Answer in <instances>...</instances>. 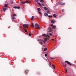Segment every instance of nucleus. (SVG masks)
<instances>
[{"label": "nucleus", "instance_id": "nucleus-18", "mask_svg": "<svg viewBox=\"0 0 76 76\" xmlns=\"http://www.w3.org/2000/svg\"><path fill=\"white\" fill-rule=\"evenodd\" d=\"M40 44H41V45H43V42H41L40 43Z\"/></svg>", "mask_w": 76, "mask_h": 76}, {"label": "nucleus", "instance_id": "nucleus-39", "mask_svg": "<svg viewBox=\"0 0 76 76\" xmlns=\"http://www.w3.org/2000/svg\"><path fill=\"white\" fill-rule=\"evenodd\" d=\"M63 65L64 66V67H66V65L63 64Z\"/></svg>", "mask_w": 76, "mask_h": 76}, {"label": "nucleus", "instance_id": "nucleus-23", "mask_svg": "<svg viewBox=\"0 0 76 76\" xmlns=\"http://www.w3.org/2000/svg\"><path fill=\"white\" fill-rule=\"evenodd\" d=\"M12 19H13V20H15V19H16V18H15V17H12Z\"/></svg>", "mask_w": 76, "mask_h": 76}, {"label": "nucleus", "instance_id": "nucleus-32", "mask_svg": "<svg viewBox=\"0 0 76 76\" xmlns=\"http://www.w3.org/2000/svg\"><path fill=\"white\" fill-rule=\"evenodd\" d=\"M48 17L49 18H51V17H52V15H49L48 16Z\"/></svg>", "mask_w": 76, "mask_h": 76}, {"label": "nucleus", "instance_id": "nucleus-40", "mask_svg": "<svg viewBox=\"0 0 76 76\" xmlns=\"http://www.w3.org/2000/svg\"><path fill=\"white\" fill-rule=\"evenodd\" d=\"M37 10H41L40 8H37Z\"/></svg>", "mask_w": 76, "mask_h": 76}, {"label": "nucleus", "instance_id": "nucleus-21", "mask_svg": "<svg viewBox=\"0 0 76 76\" xmlns=\"http://www.w3.org/2000/svg\"><path fill=\"white\" fill-rule=\"evenodd\" d=\"M24 31L25 32H27V30H26V29H24Z\"/></svg>", "mask_w": 76, "mask_h": 76}, {"label": "nucleus", "instance_id": "nucleus-31", "mask_svg": "<svg viewBox=\"0 0 76 76\" xmlns=\"http://www.w3.org/2000/svg\"><path fill=\"white\" fill-rule=\"evenodd\" d=\"M47 13H49V14H50V12L49 11H47Z\"/></svg>", "mask_w": 76, "mask_h": 76}, {"label": "nucleus", "instance_id": "nucleus-46", "mask_svg": "<svg viewBox=\"0 0 76 76\" xmlns=\"http://www.w3.org/2000/svg\"><path fill=\"white\" fill-rule=\"evenodd\" d=\"M11 4H13V2H12L11 3Z\"/></svg>", "mask_w": 76, "mask_h": 76}, {"label": "nucleus", "instance_id": "nucleus-16", "mask_svg": "<svg viewBox=\"0 0 76 76\" xmlns=\"http://www.w3.org/2000/svg\"><path fill=\"white\" fill-rule=\"evenodd\" d=\"M42 37H45L46 36V34H42Z\"/></svg>", "mask_w": 76, "mask_h": 76}, {"label": "nucleus", "instance_id": "nucleus-36", "mask_svg": "<svg viewBox=\"0 0 76 76\" xmlns=\"http://www.w3.org/2000/svg\"><path fill=\"white\" fill-rule=\"evenodd\" d=\"M51 58V59H52V60H54V59H55V58Z\"/></svg>", "mask_w": 76, "mask_h": 76}, {"label": "nucleus", "instance_id": "nucleus-25", "mask_svg": "<svg viewBox=\"0 0 76 76\" xmlns=\"http://www.w3.org/2000/svg\"><path fill=\"white\" fill-rule=\"evenodd\" d=\"M3 10H7V8H4Z\"/></svg>", "mask_w": 76, "mask_h": 76}, {"label": "nucleus", "instance_id": "nucleus-15", "mask_svg": "<svg viewBox=\"0 0 76 76\" xmlns=\"http://www.w3.org/2000/svg\"><path fill=\"white\" fill-rule=\"evenodd\" d=\"M40 2L41 3H44V1H43V0H41L40 1Z\"/></svg>", "mask_w": 76, "mask_h": 76}, {"label": "nucleus", "instance_id": "nucleus-43", "mask_svg": "<svg viewBox=\"0 0 76 76\" xmlns=\"http://www.w3.org/2000/svg\"><path fill=\"white\" fill-rule=\"evenodd\" d=\"M51 40L52 41H54V39H52Z\"/></svg>", "mask_w": 76, "mask_h": 76}, {"label": "nucleus", "instance_id": "nucleus-41", "mask_svg": "<svg viewBox=\"0 0 76 76\" xmlns=\"http://www.w3.org/2000/svg\"><path fill=\"white\" fill-rule=\"evenodd\" d=\"M42 41L44 43H45V40H43Z\"/></svg>", "mask_w": 76, "mask_h": 76}, {"label": "nucleus", "instance_id": "nucleus-6", "mask_svg": "<svg viewBox=\"0 0 76 76\" xmlns=\"http://www.w3.org/2000/svg\"><path fill=\"white\" fill-rule=\"evenodd\" d=\"M65 63H66L68 64H69V65H71V64L68 61H65Z\"/></svg>", "mask_w": 76, "mask_h": 76}, {"label": "nucleus", "instance_id": "nucleus-1", "mask_svg": "<svg viewBox=\"0 0 76 76\" xmlns=\"http://www.w3.org/2000/svg\"><path fill=\"white\" fill-rule=\"evenodd\" d=\"M35 26H36V28L37 29H39V24L37 23H36L35 24Z\"/></svg>", "mask_w": 76, "mask_h": 76}, {"label": "nucleus", "instance_id": "nucleus-14", "mask_svg": "<svg viewBox=\"0 0 76 76\" xmlns=\"http://www.w3.org/2000/svg\"><path fill=\"white\" fill-rule=\"evenodd\" d=\"M12 16L13 17H14V16H16V14H13Z\"/></svg>", "mask_w": 76, "mask_h": 76}, {"label": "nucleus", "instance_id": "nucleus-24", "mask_svg": "<svg viewBox=\"0 0 76 76\" xmlns=\"http://www.w3.org/2000/svg\"><path fill=\"white\" fill-rule=\"evenodd\" d=\"M53 28H56V26H53Z\"/></svg>", "mask_w": 76, "mask_h": 76}, {"label": "nucleus", "instance_id": "nucleus-17", "mask_svg": "<svg viewBox=\"0 0 76 76\" xmlns=\"http://www.w3.org/2000/svg\"><path fill=\"white\" fill-rule=\"evenodd\" d=\"M51 23H54V21L53 20H52L51 21Z\"/></svg>", "mask_w": 76, "mask_h": 76}, {"label": "nucleus", "instance_id": "nucleus-19", "mask_svg": "<svg viewBox=\"0 0 76 76\" xmlns=\"http://www.w3.org/2000/svg\"><path fill=\"white\" fill-rule=\"evenodd\" d=\"M52 66L53 67V69H55V66H54V65L53 64H52Z\"/></svg>", "mask_w": 76, "mask_h": 76}, {"label": "nucleus", "instance_id": "nucleus-34", "mask_svg": "<svg viewBox=\"0 0 76 76\" xmlns=\"http://www.w3.org/2000/svg\"><path fill=\"white\" fill-rule=\"evenodd\" d=\"M50 35V36H53V34H52L51 33H49Z\"/></svg>", "mask_w": 76, "mask_h": 76}, {"label": "nucleus", "instance_id": "nucleus-29", "mask_svg": "<svg viewBox=\"0 0 76 76\" xmlns=\"http://www.w3.org/2000/svg\"><path fill=\"white\" fill-rule=\"evenodd\" d=\"M39 0H35V1L36 2H38Z\"/></svg>", "mask_w": 76, "mask_h": 76}, {"label": "nucleus", "instance_id": "nucleus-30", "mask_svg": "<svg viewBox=\"0 0 76 76\" xmlns=\"http://www.w3.org/2000/svg\"><path fill=\"white\" fill-rule=\"evenodd\" d=\"M28 35H29V36H30V37H31V35H32V34L30 33H29Z\"/></svg>", "mask_w": 76, "mask_h": 76}, {"label": "nucleus", "instance_id": "nucleus-2", "mask_svg": "<svg viewBox=\"0 0 76 76\" xmlns=\"http://www.w3.org/2000/svg\"><path fill=\"white\" fill-rule=\"evenodd\" d=\"M58 3L59 4L60 6H63L66 4V3L64 2H58Z\"/></svg>", "mask_w": 76, "mask_h": 76}, {"label": "nucleus", "instance_id": "nucleus-44", "mask_svg": "<svg viewBox=\"0 0 76 76\" xmlns=\"http://www.w3.org/2000/svg\"><path fill=\"white\" fill-rule=\"evenodd\" d=\"M62 12H64V10H62Z\"/></svg>", "mask_w": 76, "mask_h": 76}, {"label": "nucleus", "instance_id": "nucleus-13", "mask_svg": "<svg viewBox=\"0 0 76 76\" xmlns=\"http://www.w3.org/2000/svg\"><path fill=\"white\" fill-rule=\"evenodd\" d=\"M21 3L22 4H25V3H26L25 2H25H21Z\"/></svg>", "mask_w": 76, "mask_h": 76}, {"label": "nucleus", "instance_id": "nucleus-45", "mask_svg": "<svg viewBox=\"0 0 76 76\" xmlns=\"http://www.w3.org/2000/svg\"><path fill=\"white\" fill-rule=\"evenodd\" d=\"M51 26H53V24H51Z\"/></svg>", "mask_w": 76, "mask_h": 76}, {"label": "nucleus", "instance_id": "nucleus-28", "mask_svg": "<svg viewBox=\"0 0 76 76\" xmlns=\"http://www.w3.org/2000/svg\"><path fill=\"white\" fill-rule=\"evenodd\" d=\"M31 26L33 27L34 26V24H33V23L31 24Z\"/></svg>", "mask_w": 76, "mask_h": 76}, {"label": "nucleus", "instance_id": "nucleus-12", "mask_svg": "<svg viewBox=\"0 0 76 76\" xmlns=\"http://www.w3.org/2000/svg\"><path fill=\"white\" fill-rule=\"evenodd\" d=\"M53 16L54 18H56V16H57V15H56V14H54L53 15Z\"/></svg>", "mask_w": 76, "mask_h": 76}, {"label": "nucleus", "instance_id": "nucleus-7", "mask_svg": "<svg viewBox=\"0 0 76 76\" xmlns=\"http://www.w3.org/2000/svg\"><path fill=\"white\" fill-rule=\"evenodd\" d=\"M44 15L45 16H48V14L47 13H45Z\"/></svg>", "mask_w": 76, "mask_h": 76}, {"label": "nucleus", "instance_id": "nucleus-26", "mask_svg": "<svg viewBox=\"0 0 76 76\" xmlns=\"http://www.w3.org/2000/svg\"><path fill=\"white\" fill-rule=\"evenodd\" d=\"M45 41H47V38H45Z\"/></svg>", "mask_w": 76, "mask_h": 76}, {"label": "nucleus", "instance_id": "nucleus-4", "mask_svg": "<svg viewBox=\"0 0 76 76\" xmlns=\"http://www.w3.org/2000/svg\"><path fill=\"white\" fill-rule=\"evenodd\" d=\"M14 9H20V7H14Z\"/></svg>", "mask_w": 76, "mask_h": 76}, {"label": "nucleus", "instance_id": "nucleus-11", "mask_svg": "<svg viewBox=\"0 0 76 76\" xmlns=\"http://www.w3.org/2000/svg\"><path fill=\"white\" fill-rule=\"evenodd\" d=\"M43 8H44V10H48V9H47V7H44Z\"/></svg>", "mask_w": 76, "mask_h": 76}, {"label": "nucleus", "instance_id": "nucleus-42", "mask_svg": "<svg viewBox=\"0 0 76 76\" xmlns=\"http://www.w3.org/2000/svg\"><path fill=\"white\" fill-rule=\"evenodd\" d=\"M3 11L4 12H6V10H3Z\"/></svg>", "mask_w": 76, "mask_h": 76}, {"label": "nucleus", "instance_id": "nucleus-10", "mask_svg": "<svg viewBox=\"0 0 76 76\" xmlns=\"http://www.w3.org/2000/svg\"><path fill=\"white\" fill-rule=\"evenodd\" d=\"M37 4H39V6H41H41H42V5H41V4L40 3L37 2Z\"/></svg>", "mask_w": 76, "mask_h": 76}, {"label": "nucleus", "instance_id": "nucleus-22", "mask_svg": "<svg viewBox=\"0 0 76 76\" xmlns=\"http://www.w3.org/2000/svg\"><path fill=\"white\" fill-rule=\"evenodd\" d=\"M4 7H7V5L6 4H5L4 5Z\"/></svg>", "mask_w": 76, "mask_h": 76}, {"label": "nucleus", "instance_id": "nucleus-8", "mask_svg": "<svg viewBox=\"0 0 76 76\" xmlns=\"http://www.w3.org/2000/svg\"><path fill=\"white\" fill-rule=\"evenodd\" d=\"M26 3H28V4H29L30 3V2L29 1H25Z\"/></svg>", "mask_w": 76, "mask_h": 76}, {"label": "nucleus", "instance_id": "nucleus-3", "mask_svg": "<svg viewBox=\"0 0 76 76\" xmlns=\"http://www.w3.org/2000/svg\"><path fill=\"white\" fill-rule=\"evenodd\" d=\"M29 26V25L28 24H26V25L23 24V27H24V28H26H26H28V27Z\"/></svg>", "mask_w": 76, "mask_h": 76}, {"label": "nucleus", "instance_id": "nucleus-5", "mask_svg": "<svg viewBox=\"0 0 76 76\" xmlns=\"http://www.w3.org/2000/svg\"><path fill=\"white\" fill-rule=\"evenodd\" d=\"M37 12L40 15H42V13L41 12V10H38Z\"/></svg>", "mask_w": 76, "mask_h": 76}, {"label": "nucleus", "instance_id": "nucleus-35", "mask_svg": "<svg viewBox=\"0 0 76 76\" xmlns=\"http://www.w3.org/2000/svg\"><path fill=\"white\" fill-rule=\"evenodd\" d=\"M38 41V42H39V41H41V39H38L37 40Z\"/></svg>", "mask_w": 76, "mask_h": 76}, {"label": "nucleus", "instance_id": "nucleus-20", "mask_svg": "<svg viewBox=\"0 0 76 76\" xmlns=\"http://www.w3.org/2000/svg\"><path fill=\"white\" fill-rule=\"evenodd\" d=\"M34 16H32V18H31V20H33L34 19Z\"/></svg>", "mask_w": 76, "mask_h": 76}, {"label": "nucleus", "instance_id": "nucleus-9", "mask_svg": "<svg viewBox=\"0 0 76 76\" xmlns=\"http://www.w3.org/2000/svg\"><path fill=\"white\" fill-rule=\"evenodd\" d=\"M48 30H49V31H50L52 30V29L50 27L48 28Z\"/></svg>", "mask_w": 76, "mask_h": 76}, {"label": "nucleus", "instance_id": "nucleus-27", "mask_svg": "<svg viewBox=\"0 0 76 76\" xmlns=\"http://www.w3.org/2000/svg\"><path fill=\"white\" fill-rule=\"evenodd\" d=\"M47 48H45L44 49V51H47Z\"/></svg>", "mask_w": 76, "mask_h": 76}, {"label": "nucleus", "instance_id": "nucleus-33", "mask_svg": "<svg viewBox=\"0 0 76 76\" xmlns=\"http://www.w3.org/2000/svg\"><path fill=\"white\" fill-rule=\"evenodd\" d=\"M65 72L66 73H67V69H65Z\"/></svg>", "mask_w": 76, "mask_h": 76}, {"label": "nucleus", "instance_id": "nucleus-38", "mask_svg": "<svg viewBox=\"0 0 76 76\" xmlns=\"http://www.w3.org/2000/svg\"><path fill=\"white\" fill-rule=\"evenodd\" d=\"M45 57H47V53H46L45 54Z\"/></svg>", "mask_w": 76, "mask_h": 76}, {"label": "nucleus", "instance_id": "nucleus-37", "mask_svg": "<svg viewBox=\"0 0 76 76\" xmlns=\"http://www.w3.org/2000/svg\"><path fill=\"white\" fill-rule=\"evenodd\" d=\"M25 73L26 74H27V73H28V71H26L25 72Z\"/></svg>", "mask_w": 76, "mask_h": 76}]
</instances>
